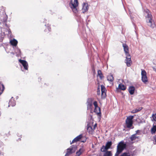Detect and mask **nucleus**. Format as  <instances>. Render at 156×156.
I'll use <instances>...</instances> for the list:
<instances>
[{"mask_svg":"<svg viewBox=\"0 0 156 156\" xmlns=\"http://www.w3.org/2000/svg\"><path fill=\"white\" fill-rule=\"evenodd\" d=\"M146 22L148 26L154 28L155 26L154 22L152 20V16L148 9H146L145 11Z\"/></svg>","mask_w":156,"mask_h":156,"instance_id":"f257e3e1","label":"nucleus"},{"mask_svg":"<svg viewBox=\"0 0 156 156\" xmlns=\"http://www.w3.org/2000/svg\"><path fill=\"white\" fill-rule=\"evenodd\" d=\"M122 46L124 50L126 55V59L125 62L127 66L129 67L131 66L132 61L131 60V56L129 53V48L128 46L125 44H122Z\"/></svg>","mask_w":156,"mask_h":156,"instance_id":"f03ea898","label":"nucleus"},{"mask_svg":"<svg viewBox=\"0 0 156 156\" xmlns=\"http://www.w3.org/2000/svg\"><path fill=\"white\" fill-rule=\"evenodd\" d=\"M126 144L122 142H120L117 146V151L115 156H118L126 147Z\"/></svg>","mask_w":156,"mask_h":156,"instance_id":"7ed1b4c3","label":"nucleus"},{"mask_svg":"<svg viewBox=\"0 0 156 156\" xmlns=\"http://www.w3.org/2000/svg\"><path fill=\"white\" fill-rule=\"evenodd\" d=\"M78 5L77 0H74V2L71 1L69 5L74 13H76L77 12V7Z\"/></svg>","mask_w":156,"mask_h":156,"instance_id":"20e7f679","label":"nucleus"},{"mask_svg":"<svg viewBox=\"0 0 156 156\" xmlns=\"http://www.w3.org/2000/svg\"><path fill=\"white\" fill-rule=\"evenodd\" d=\"M77 149L76 145H73L71 147L67 149V153L65 156H69L70 154L74 153Z\"/></svg>","mask_w":156,"mask_h":156,"instance_id":"39448f33","label":"nucleus"},{"mask_svg":"<svg viewBox=\"0 0 156 156\" xmlns=\"http://www.w3.org/2000/svg\"><path fill=\"white\" fill-rule=\"evenodd\" d=\"M134 118L133 116H129L127 117L126 122V126L128 128H130L132 126L133 123L132 120Z\"/></svg>","mask_w":156,"mask_h":156,"instance_id":"423d86ee","label":"nucleus"},{"mask_svg":"<svg viewBox=\"0 0 156 156\" xmlns=\"http://www.w3.org/2000/svg\"><path fill=\"white\" fill-rule=\"evenodd\" d=\"M112 145L111 141L108 142L105 146H103L101 148V151L102 152H105L106 150L109 149Z\"/></svg>","mask_w":156,"mask_h":156,"instance_id":"0eeeda50","label":"nucleus"},{"mask_svg":"<svg viewBox=\"0 0 156 156\" xmlns=\"http://www.w3.org/2000/svg\"><path fill=\"white\" fill-rule=\"evenodd\" d=\"M146 74L147 73L143 69H141L142 80L144 83H145L147 81Z\"/></svg>","mask_w":156,"mask_h":156,"instance_id":"6e6552de","label":"nucleus"},{"mask_svg":"<svg viewBox=\"0 0 156 156\" xmlns=\"http://www.w3.org/2000/svg\"><path fill=\"white\" fill-rule=\"evenodd\" d=\"M93 104L95 107L94 112L97 114L98 115H100L101 114L100 109V108L98 106L97 102L96 101H94Z\"/></svg>","mask_w":156,"mask_h":156,"instance_id":"1a4fd4ad","label":"nucleus"},{"mask_svg":"<svg viewBox=\"0 0 156 156\" xmlns=\"http://www.w3.org/2000/svg\"><path fill=\"white\" fill-rule=\"evenodd\" d=\"M19 62L22 64L25 69L27 70L28 68V64L27 61L25 60L20 59L19 60Z\"/></svg>","mask_w":156,"mask_h":156,"instance_id":"9d476101","label":"nucleus"},{"mask_svg":"<svg viewBox=\"0 0 156 156\" xmlns=\"http://www.w3.org/2000/svg\"><path fill=\"white\" fill-rule=\"evenodd\" d=\"M89 7L88 4L85 3H83V7L82 9L83 13H84L87 11Z\"/></svg>","mask_w":156,"mask_h":156,"instance_id":"9b49d317","label":"nucleus"},{"mask_svg":"<svg viewBox=\"0 0 156 156\" xmlns=\"http://www.w3.org/2000/svg\"><path fill=\"white\" fill-rule=\"evenodd\" d=\"M101 95L103 97H105L106 95V89L105 87L101 85Z\"/></svg>","mask_w":156,"mask_h":156,"instance_id":"f8f14e48","label":"nucleus"},{"mask_svg":"<svg viewBox=\"0 0 156 156\" xmlns=\"http://www.w3.org/2000/svg\"><path fill=\"white\" fill-rule=\"evenodd\" d=\"M92 101L91 99H89L87 100V109H90L92 108Z\"/></svg>","mask_w":156,"mask_h":156,"instance_id":"ddd939ff","label":"nucleus"},{"mask_svg":"<svg viewBox=\"0 0 156 156\" xmlns=\"http://www.w3.org/2000/svg\"><path fill=\"white\" fill-rule=\"evenodd\" d=\"M82 137V134H80L79 136H77L72 141V142L70 143L71 144H72L73 143L75 142H76L78 141H79L80 140L81 138Z\"/></svg>","mask_w":156,"mask_h":156,"instance_id":"4468645a","label":"nucleus"},{"mask_svg":"<svg viewBox=\"0 0 156 156\" xmlns=\"http://www.w3.org/2000/svg\"><path fill=\"white\" fill-rule=\"evenodd\" d=\"M135 88L133 86H130L129 88V92L131 95L133 94L135 91Z\"/></svg>","mask_w":156,"mask_h":156,"instance_id":"2eb2a0df","label":"nucleus"},{"mask_svg":"<svg viewBox=\"0 0 156 156\" xmlns=\"http://www.w3.org/2000/svg\"><path fill=\"white\" fill-rule=\"evenodd\" d=\"M139 136H137L136 134H133L130 136V139L131 141H133L136 140V139H139Z\"/></svg>","mask_w":156,"mask_h":156,"instance_id":"dca6fc26","label":"nucleus"},{"mask_svg":"<svg viewBox=\"0 0 156 156\" xmlns=\"http://www.w3.org/2000/svg\"><path fill=\"white\" fill-rule=\"evenodd\" d=\"M10 43L12 45L16 46L18 42L16 40L13 39L10 41Z\"/></svg>","mask_w":156,"mask_h":156,"instance_id":"f3484780","label":"nucleus"},{"mask_svg":"<svg viewBox=\"0 0 156 156\" xmlns=\"http://www.w3.org/2000/svg\"><path fill=\"white\" fill-rule=\"evenodd\" d=\"M84 150L83 148H80L79 151L76 153L75 156H80L83 152Z\"/></svg>","mask_w":156,"mask_h":156,"instance_id":"a211bd4d","label":"nucleus"},{"mask_svg":"<svg viewBox=\"0 0 156 156\" xmlns=\"http://www.w3.org/2000/svg\"><path fill=\"white\" fill-rule=\"evenodd\" d=\"M107 79L110 82H112L114 80V78L113 75L110 74L107 76Z\"/></svg>","mask_w":156,"mask_h":156,"instance_id":"6ab92c4d","label":"nucleus"},{"mask_svg":"<svg viewBox=\"0 0 156 156\" xmlns=\"http://www.w3.org/2000/svg\"><path fill=\"white\" fill-rule=\"evenodd\" d=\"M118 88L121 90H125L126 89V87L124 85L120 83L119 84Z\"/></svg>","mask_w":156,"mask_h":156,"instance_id":"aec40b11","label":"nucleus"},{"mask_svg":"<svg viewBox=\"0 0 156 156\" xmlns=\"http://www.w3.org/2000/svg\"><path fill=\"white\" fill-rule=\"evenodd\" d=\"M156 132V126L153 125L151 129V133L152 134H154Z\"/></svg>","mask_w":156,"mask_h":156,"instance_id":"412c9836","label":"nucleus"},{"mask_svg":"<svg viewBox=\"0 0 156 156\" xmlns=\"http://www.w3.org/2000/svg\"><path fill=\"white\" fill-rule=\"evenodd\" d=\"M104 156H112V154L111 151H106L104 154Z\"/></svg>","mask_w":156,"mask_h":156,"instance_id":"4be33fe9","label":"nucleus"},{"mask_svg":"<svg viewBox=\"0 0 156 156\" xmlns=\"http://www.w3.org/2000/svg\"><path fill=\"white\" fill-rule=\"evenodd\" d=\"M98 76L100 77L101 79L103 77V76L101 72V70H99L98 72Z\"/></svg>","mask_w":156,"mask_h":156,"instance_id":"5701e85b","label":"nucleus"},{"mask_svg":"<svg viewBox=\"0 0 156 156\" xmlns=\"http://www.w3.org/2000/svg\"><path fill=\"white\" fill-rule=\"evenodd\" d=\"M14 101V102L13 103H12V100H10V101H9V105H11V106H13L15 105V102H14V101Z\"/></svg>","mask_w":156,"mask_h":156,"instance_id":"b1692460","label":"nucleus"},{"mask_svg":"<svg viewBox=\"0 0 156 156\" xmlns=\"http://www.w3.org/2000/svg\"><path fill=\"white\" fill-rule=\"evenodd\" d=\"M120 156H131L129 154L124 153L122 154Z\"/></svg>","mask_w":156,"mask_h":156,"instance_id":"393cba45","label":"nucleus"},{"mask_svg":"<svg viewBox=\"0 0 156 156\" xmlns=\"http://www.w3.org/2000/svg\"><path fill=\"white\" fill-rule=\"evenodd\" d=\"M97 126V124H96L94 125L93 126V128H92L91 127H88V129H89V128H90L91 129H93V130H94L95 129V128Z\"/></svg>","mask_w":156,"mask_h":156,"instance_id":"a878e982","label":"nucleus"},{"mask_svg":"<svg viewBox=\"0 0 156 156\" xmlns=\"http://www.w3.org/2000/svg\"><path fill=\"white\" fill-rule=\"evenodd\" d=\"M152 117H153V120L154 121H156V114H153L152 115Z\"/></svg>","mask_w":156,"mask_h":156,"instance_id":"bb28decb","label":"nucleus"},{"mask_svg":"<svg viewBox=\"0 0 156 156\" xmlns=\"http://www.w3.org/2000/svg\"><path fill=\"white\" fill-rule=\"evenodd\" d=\"M154 141L155 143L156 144V135H155L153 137Z\"/></svg>","mask_w":156,"mask_h":156,"instance_id":"cd10ccee","label":"nucleus"},{"mask_svg":"<svg viewBox=\"0 0 156 156\" xmlns=\"http://www.w3.org/2000/svg\"><path fill=\"white\" fill-rule=\"evenodd\" d=\"M137 112V111H136V110H133L131 112L132 113H134Z\"/></svg>","mask_w":156,"mask_h":156,"instance_id":"c85d7f7f","label":"nucleus"},{"mask_svg":"<svg viewBox=\"0 0 156 156\" xmlns=\"http://www.w3.org/2000/svg\"><path fill=\"white\" fill-rule=\"evenodd\" d=\"M140 131L139 130H137L136 131V133L135 134H136V135H137V134L139 135L138 134V132Z\"/></svg>","mask_w":156,"mask_h":156,"instance_id":"c756f323","label":"nucleus"},{"mask_svg":"<svg viewBox=\"0 0 156 156\" xmlns=\"http://www.w3.org/2000/svg\"><path fill=\"white\" fill-rule=\"evenodd\" d=\"M135 110H136V111H137V112H138L140 111L141 110V109L140 108L138 109H136Z\"/></svg>","mask_w":156,"mask_h":156,"instance_id":"7c9ffc66","label":"nucleus"},{"mask_svg":"<svg viewBox=\"0 0 156 156\" xmlns=\"http://www.w3.org/2000/svg\"><path fill=\"white\" fill-rule=\"evenodd\" d=\"M17 50L19 51V52H18V54H20V50H19L18 49H17Z\"/></svg>","mask_w":156,"mask_h":156,"instance_id":"2f4dec72","label":"nucleus"},{"mask_svg":"<svg viewBox=\"0 0 156 156\" xmlns=\"http://www.w3.org/2000/svg\"><path fill=\"white\" fill-rule=\"evenodd\" d=\"M153 70L156 72V67L153 68Z\"/></svg>","mask_w":156,"mask_h":156,"instance_id":"473e14b6","label":"nucleus"},{"mask_svg":"<svg viewBox=\"0 0 156 156\" xmlns=\"http://www.w3.org/2000/svg\"><path fill=\"white\" fill-rule=\"evenodd\" d=\"M48 30L49 31H50V30H49V27H48Z\"/></svg>","mask_w":156,"mask_h":156,"instance_id":"72a5a7b5","label":"nucleus"}]
</instances>
